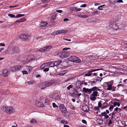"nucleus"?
Instances as JSON below:
<instances>
[{
	"label": "nucleus",
	"mask_w": 127,
	"mask_h": 127,
	"mask_svg": "<svg viewBox=\"0 0 127 127\" xmlns=\"http://www.w3.org/2000/svg\"><path fill=\"white\" fill-rule=\"evenodd\" d=\"M45 48V47L41 48L39 50V51L41 52H45L46 51Z\"/></svg>",
	"instance_id": "nucleus-34"
},
{
	"label": "nucleus",
	"mask_w": 127,
	"mask_h": 127,
	"mask_svg": "<svg viewBox=\"0 0 127 127\" xmlns=\"http://www.w3.org/2000/svg\"><path fill=\"white\" fill-rule=\"evenodd\" d=\"M82 84L80 81H77L76 83V87L77 89H79L81 87V85Z\"/></svg>",
	"instance_id": "nucleus-16"
},
{
	"label": "nucleus",
	"mask_w": 127,
	"mask_h": 127,
	"mask_svg": "<svg viewBox=\"0 0 127 127\" xmlns=\"http://www.w3.org/2000/svg\"><path fill=\"white\" fill-rule=\"evenodd\" d=\"M96 122L97 123L100 125H101L103 123V121L100 119H98L96 120Z\"/></svg>",
	"instance_id": "nucleus-24"
},
{
	"label": "nucleus",
	"mask_w": 127,
	"mask_h": 127,
	"mask_svg": "<svg viewBox=\"0 0 127 127\" xmlns=\"http://www.w3.org/2000/svg\"><path fill=\"white\" fill-rule=\"evenodd\" d=\"M107 114V113L105 112H102L101 113L100 116H105Z\"/></svg>",
	"instance_id": "nucleus-41"
},
{
	"label": "nucleus",
	"mask_w": 127,
	"mask_h": 127,
	"mask_svg": "<svg viewBox=\"0 0 127 127\" xmlns=\"http://www.w3.org/2000/svg\"><path fill=\"white\" fill-rule=\"evenodd\" d=\"M98 93L97 91L93 92L90 95V99L92 101H94L96 99Z\"/></svg>",
	"instance_id": "nucleus-6"
},
{
	"label": "nucleus",
	"mask_w": 127,
	"mask_h": 127,
	"mask_svg": "<svg viewBox=\"0 0 127 127\" xmlns=\"http://www.w3.org/2000/svg\"><path fill=\"white\" fill-rule=\"evenodd\" d=\"M11 103L14 104H15L16 103V101L14 100V99L12 100L11 101Z\"/></svg>",
	"instance_id": "nucleus-48"
},
{
	"label": "nucleus",
	"mask_w": 127,
	"mask_h": 127,
	"mask_svg": "<svg viewBox=\"0 0 127 127\" xmlns=\"http://www.w3.org/2000/svg\"><path fill=\"white\" fill-rule=\"evenodd\" d=\"M36 60V59L35 57L33 55H30L27 57L26 61V62L28 63Z\"/></svg>",
	"instance_id": "nucleus-8"
},
{
	"label": "nucleus",
	"mask_w": 127,
	"mask_h": 127,
	"mask_svg": "<svg viewBox=\"0 0 127 127\" xmlns=\"http://www.w3.org/2000/svg\"><path fill=\"white\" fill-rule=\"evenodd\" d=\"M62 61L61 60L55 61L54 62V64L55 66H56L60 64L61 62Z\"/></svg>",
	"instance_id": "nucleus-19"
},
{
	"label": "nucleus",
	"mask_w": 127,
	"mask_h": 127,
	"mask_svg": "<svg viewBox=\"0 0 127 127\" xmlns=\"http://www.w3.org/2000/svg\"><path fill=\"white\" fill-rule=\"evenodd\" d=\"M68 59L70 61L76 63H79L81 62V60L79 58L75 56H71L69 57Z\"/></svg>",
	"instance_id": "nucleus-3"
},
{
	"label": "nucleus",
	"mask_w": 127,
	"mask_h": 127,
	"mask_svg": "<svg viewBox=\"0 0 127 127\" xmlns=\"http://www.w3.org/2000/svg\"><path fill=\"white\" fill-rule=\"evenodd\" d=\"M83 90L84 92L86 93L88 92L90 94L92 92L91 90V89L86 88L85 87L83 88Z\"/></svg>",
	"instance_id": "nucleus-15"
},
{
	"label": "nucleus",
	"mask_w": 127,
	"mask_h": 127,
	"mask_svg": "<svg viewBox=\"0 0 127 127\" xmlns=\"http://www.w3.org/2000/svg\"><path fill=\"white\" fill-rule=\"evenodd\" d=\"M91 90L92 92V91H96V90L98 91L99 89L98 88H97V87L95 86L91 88Z\"/></svg>",
	"instance_id": "nucleus-26"
},
{
	"label": "nucleus",
	"mask_w": 127,
	"mask_h": 127,
	"mask_svg": "<svg viewBox=\"0 0 127 127\" xmlns=\"http://www.w3.org/2000/svg\"><path fill=\"white\" fill-rule=\"evenodd\" d=\"M105 6V5H103L102 6H99L98 7V8L100 10H102L103 9H100V7L102 8L103 6Z\"/></svg>",
	"instance_id": "nucleus-58"
},
{
	"label": "nucleus",
	"mask_w": 127,
	"mask_h": 127,
	"mask_svg": "<svg viewBox=\"0 0 127 127\" xmlns=\"http://www.w3.org/2000/svg\"><path fill=\"white\" fill-rule=\"evenodd\" d=\"M56 13H54L51 14V18L52 20L55 19L56 17Z\"/></svg>",
	"instance_id": "nucleus-21"
},
{
	"label": "nucleus",
	"mask_w": 127,
	"mask_h": 127,
	"mask_svg": "<svg viewBox=\"0 0 127 127\" xmlns=\"http://www.w3.org/2000/svg\"><path fill=\"white\" fill-rule=\"evenodd\" d=\"M37 122L36 120L32 118L30 122V123L32 124H34Z\"/></svg>",
	"instance_id": "nucleus-25"
},
{
	"label": "nucleus",
	"mask_w": 127,
	"mask_h": 127,
	"mask_svg": "<svg viewBox=\"0 0 127 127\" xmlns=\"http://www.w3.org/2000/svg\"><path fill=\"white\" fill-rule=\"evenodd\" d=\"M12 52L14 53H17L19 52V49L18 46H14L12 49Z\"/></svg>",
	"instance_id": "nucleus-11"
},
{
	"label": "nucleus",
	"mask_w": 127,
	"mask_h": 127,
	"mask_svg": "<svg viewBox=\"0 0 127 127\" xmlns=\"http://www.w3.org/2000/svg\"><path fill=\"white\" fill-rule=\"evenodd\" d=\"M46 51L49 50L51 48L52 46H48L45 47Z\"/></svg>",
	"instance_id": "nucleus-35"
},
{
	"label": "nucleus",
	"mask_w": 127,
	"mask_h": 127,
	"mask_svg": "<svg viewBox=\"0 0 127 127\" xmlns=\"http://www.w3.org/2000/svg\"><path fill=\"white\" fill-rule=\"evenodd\" d=\"M56 11L57 12L59 13H61L63 11L62 10H57Z\"/></svg>",
	"instance_id": "nucleus-59"
},
{
	"label": "nucleus",
	"mask_w": 127,
	"mask_h": 127,
	"mask_svg": "<svg viewBox=\"0 0 127 127\" xmlns=\"http://www.w3.org/2000/svg\"><path fill=\"white\" fill-rule=\"evenodd\" d=\"M125 84H127V79H126L123 81Z\"/></svg>",
	"instance_id": "nucleus-63"
},
{
	"label": "nucleus",
	"mask_w": 127,
	"mask_h": 127,
	"mask_svg": "<svg viewBox=\"0 0 127 127\" xmlns=\"http://www.w3.org/2000/svg\"><path fill=\"white\" fill-rule=\"evenodd\" d=\"M94 109L96 111H98L99 110V108L98 107H95Z\"/></svg>",
	"instance_id": "nucleus-51"
},
{
	"label": "nucleus",
	"mask_w": 127,
	"mask_h": 127,
	"mask_svg": "<svg viewBox=\"0 0 127 127\" xmlns=\"http://www.w3.org/2000/svg\"><path fill=\"white\" fill-rule=\"evenodd\" d=\"M55 99L56 101H58L60 99V97L59 95H58L55 97Z\"/></svg>",
	"instance_id": "nucleus-32"
},
{
	"label": "nucleus",
	"mask_w": 127,
	"mask_h": 127,
	"mask_svg": "<svg viewBox=\"0 0 127 127\" xmlns=\"http://www.w3.org/2000/svg\"><path fill=\"white\" fill-rule=\"evenodd\" d=\"M46 87H47L46 82H44L41 83L39 86L40 88L43 89Z\"/></svg>",
	"instance_id": "nucleus-17"
},
{
	"label": "nucleus",
	"mask_w": 127,
	"mask_h": 127,
	"mask_svg": "<svg viewBox=\"0 0 127 127\" xmlns=\"http://www.w3.org/2000/svg\"><path fill=\"white\" fill-rule=\"evenodd\" d=\"M114 106L113 105H112L110 106L109 107V109L111 111H112V109L113 108V106Z\"/></svg>",
	"instance_id": "nucleus-57"
},
{
	"label": "nucleus",
	"mask_w": 127,
	"mask_h": 127,
	"mask_svg": "<svg viewBox=\"0 0 127 127\" xmlns=\"http://www.w3.org/2000/svg\"><path fill=\"white\" fill-rule=\"evenodd\" d=\"M43 2L46 3L49 1L50 0H41Z\"/></svg>",
	"instance_id": "nucleus-55"
},
{
	"label": "nucleus",
	"mask_w": 127,
	"mask_h": 127,
	"mask_svg": "<svg viewBox=\"0 0 127 127\" xmlns=\"http://www.w3.org/2000/svg\"><path fill=\"white\" fill-rule=\"evenodd\" d=\"M49 62H47L44 63L41 65L40 66V68L42 69L44 68L45 67H47L49 66Z\"/></svg>",
	"instance_id": "nucleus-14"
},
{
	"label": "nucleus",
	"mask_w": 127,
	"mask_h": 127,
	"mask_svg": "<svg viewBox=\"0 0 127 127\" xmlns=\"http://www.w3.org/2000/svg\"><path fill=\"white\" fill-rule=\"evenodd\" d=\"M70 49V48L69 47H65L63 49V51L64 50H66L68 49Z\"/></svg>",
	"instance_id": "nucleus-50"
},
{
	"label": "nucleus",
	"mask_w": 127,
	"mask_h": 127,
	"mask_svg": "<svg viewBox=\"0 0 127 127\" xmlns=\"http://www.w3.org/2000/svg\"><path fill=\"white\" fill-rule=\"evenodd\" d=\"M49 70V68H47L44 69L43 71L44 72H47Z\"/></svg>",
	"instance_id": "nucleus-52"
},
{
	"label": "nucleus",
	"mask_w": 127,
	"mask_h": 127,
	"mask_svg": "<svg viewBox=\"0 0 127 127\" xmlns=\"http://www.w3.org/2000/svg\"><path fill=\"white\" fill-rule=\"evenodd\" d=\"M109 26L110 29L112 31L116 30L119 28L118 26L116 24L113 22H110L109 23Z\"/></svg>",
	"instance_id": "nucleus-4"
},
{
	"label": "nucleus",
	"mask_w": 127,
	"mask_h": 127,
	"mask_svg": "<svg viewBox=\"0 0 127 127\" xmlns=\"http://www.w3.org/2000/svg\"><path fill=\"white\" fill-rule=\"evenodd\" d=\"M117 2L119 3H123V1L122 0H118L117 1Z\"/></svg>",
	"instance_id": "nucleus-62"
},
{
	"label": "nucleus",
	"mask_w": 127,
	"mask_h": 127,
	"mask_svg": "<svg viewBox=\"0 0 127 127\" xmlns=\"http://www.w3.org/2000/svg\"><path fill=\"white\" fill-rule=\"evenodd\" d=\"M61 123L63 124H67L68 123L67 121L63 120L61 122Z\"/></svg>",
	"instance_id": "nucleus-40"
},
{
	"label": "nucleus",
	"mask_w": 127,
	"mask_h": 127,
	"mask_svg": "<svg viewBox=\"0 0 127 127\" xmlns=\"http://www.w3.org/2000/svg\"><path fill=\"white\" fill-rule=\"evenodd\" d=\"M86 6V4H83L80 5V7H85Z\"/></svg>",
	"instance_id": "nucleus-56"
},
{
	"label": "nucleus",
	"mask_w": 127,
	"mask_h": 127,
	"mask_svg": "<svg viewBox=\"0 0 127 127\" xmlns=\"http://www.w3.org/2000/svg\"><path fill=\"white\" fill-rule=\"evenodd\" d=\"M112 85L111 84H108L107 89L108 90H110L112 89Z\"/></svg>",
	"instance_id": "nucleus-33"
},
{
	"label": "nucleus",
	"mask_w": 127,
	"mask_h": 127,
	"mask_svg": "<svg viewBox=\"0 0 127 127\" xmlns=\"http://www.w3.org/2000/svg\"><path fill=\"white\" fill-rule=\"evenodd\" d=\"M22 72L23 73V75L28 74V72H27V71L26 70H23L22 71Z\"/></svg>",
	"instance_id": "nucleus-45"
},
{
	"label": "nucleus",
	"mask_w": 127,
	"mask_h": 127,
	"mask_svg": "<svg viewBox=\"0 0 127 127\" xmlns=\"http://www.w3.org/2000/svg\"><path fill=\"white\" fill-rule=\"evenodd\" d=\"M73 87V86L72 85H69L67 87V89L68 90H69L71 88H72Z\"/></svg>",
	"instance_id": "nucleus-49"
},
{
	"label": "nucleus",
	"mask_w": 127,
	"mask_h": 127,
	"mask_svg": "<svg viewBox=\"0 0 127 127\" xmlns=\"http://www.w3.org/2000/svg\"><path fill=\"white\" fill-rule=\"evenodd\" d=\"M19 5H17L13 6H9V7L10 8H13L17 7Z\"/></svg>",
	"instance_id": "nucleus-54"
},
{
	"label": "nucleus",
	"mask_w": 127,
	"mask_h": 127,
	"mask_svg": "<svg viewBox=\"0 0 127 127\" xmlns=\"http://www.w3.org/2000/svg\"><path fill=\"white\" fill-rule=\"evenodd\" d=\"M113 105L114 106H115L117 105L118 107H119L120 105V104L119 102H114L113 103Z\"/></svg>",
	"instance_id": "nucleus-31"
},
{
	"label": "nucleus",
	"mask_w": 127,
	"mask_h": 127,
	"mask_svg": "<svg viewBox=\"0 0 127 127\" xmlns=\"http://www.w3.org/2000/svg\"><path fill=\"white\" fill-rule=\"evenodd\" d=\"M58 56L61 58H64L67 57L70 55L69 52L64 51H60L57 54Z\"/></svg>",
	"instance_id": "nucleus-2"
},
{
	"label": "nucleus",
	"mask_w": 127,
	"mask_h": 127,
	"mask_svg": "<svg viewBox=\"0 0 127 127\" xmlns=\"http://www.w3.org/2000/svg\"><path fill=\"white\" fill-rule=\"evenodd\" d=\"M60 109V111L63 113H66L67 110L66 108L63 104L61 105L59 107Z\"/></svg>",
	"instance_id": "nucleus-10"
},
{
	"label": "nucleus",
	"mask_w": 127,
	"mask_h": 127,
	"mask_svg": "<svg viewBox=\"0 0 127 127\" xmlns=\"http://www.w3.org/2000/svg\"><path fill=\"white\" fill-rule=\"evenodd\" d=\"M50 103V100L48 99H46L45 100V105H48Z\"/></svg>",
	"instance_id": "nucleus-28"
},
{
	"label": "nucleus",
	"mask_w": 127,
	"mask_h": 127,
	"mask_svg": "<svg viewBox=\"0 0 127 127\" xmlns=\"http://www.w3.org/2000/svg\"><path fill=\"white\" fill-rule=\"evenodd\" d=\"M19 37L23 40H29L30 39L31 36L29 34H21Z\"/></svg>",
	"instance_id": "nucleus-5"
},
{
	"label": "nucleus",
	"mask_w": 127,
	"mask_h": 127,
	"mask_svg": "<svg viewBox=\"0 0 127 127\" xmlns=\"http://www.w3.org/2000/svg\"><path fill=\"white\" fill-rule=\"evenodd\" d=\"M82 110L86 112H88L89 111V108L87 106H84L82 107Z\"/></svg>",
	"instance_id": "nucleus-18"
},
{
	"label": "nucleus",
	"mask_w": 127,
	"mask_h": 127,
	"mask_svg": "<svg viewBox=\"0 0 127 127\" xmlns=\"http://www.w3.org/2000/svg\"><path fill=\"white\" fill-rule=\"evenodd\" d=\"M76 8L74 7H72L70 8V10H71L73 11L76 10Z\"/></svg>",
	"instance_id": "nucleus-47"
},
{
	"label": "nucleus",
	"mask_w": 127,
	"mask_h": 127,
	"mask_svg": "<svg viewBox=\"0 0 127 127\" xmlns=\"http://www.w3.org/2000/svg\"><path fill=\"white\" fill-rule=\"evenodd\" d=\"M101 101H100L98 103V107L101 108L102 107V103H101Z\"/></svg>",
	"instance_id": "nucleus-44"
},
{
	"label": "nucleus",
	"mask_w": 127,
	"mask_h": 127,
	"mask_svg": "<svg viewBox=\"0 0 127 127\" xmlns=\"http://www.w3.org/2000/svg\"><path fill=\"white\" fill-rule=\"evenodd\" d=\"M16 71H19L21 69L22 67V66L21 65L15 66Z\"/></svg>",
	"instance_id": "nucleus-22"
},
{
	"label": "nucleus",
	"mask_w": 127,
	"mask_h": 127,
	"mask_svg": "<svg viewBox=\"0 0 127 127\" xmlns=\"http://www.w3.org/2000/svg\"><path fill=\"white\" fill-rule=\"evenodd\" d=\"M1 109L2 111L8 114H13L15 112L14 109L11 106L4 105L1 107Z\"/></svg>",
	"instance_id": "nucleus-1"
},
{
	"label": "nucleus",
	"mask_w": 127,
	"mask_h": 127,
	"mask_svg": "<svg viewBox=\"0 0 127 127\" xmlns=\"http://www.w3.org/2000/svg\"><path fill=\"white\" fill-rule=\"evenodd\" d=\"M82 122L84 124H86L87 123L86 121L85 120H82Z\"/></svg>",
	"instance_id": "nucleus-60"
},
{
	"label": "nucleus",
	"mask_w": 127,
	"mask_h": 127,
	"mask_svg": "<svg viewBox=\"0 0 127 127\" xmlns=\"http://www.w3.org/2000/svg\"><path fill=\"white\" fill-rule=\"evenodd\" d=\"M7 52L8 53H12V51L11 50V48L10 47H8L7 49Z\"/></svg>",
	"instance_id": "nucleus-30"
},
{
	"label": "nucleus",
	"mask_w": 127,
	"mask_h": 127,
	"mask_svg": "<svg viewBox=\"0 0 127 127\" xmlns=\"http://www.w3.org/2000/svg\"><path fill=\"white\" fill-rule=\"evenodd\" d=\"M49 63V65L50 67H53L55 66L54 64V62H48Z\"/></svg>",
	"instance_id": "nucleus-27"
},
{
	"label": "nucleus",
	"mask_w": 127,
	"mask_h": 127,
	"mask_svg": "<svg viewBox=\"0 0 127 127\" xmlns=\"http://www.w3.org/2000/svg\"><path fill=\"white\" fill-rule=\"evenodd\" d=\"M68 31L65 30L56 31L54 32L53 34L55 35L58 34H65Z\"/></svg>",
	"instance_id": "nucleus-7"
},
{
	"label": "nucleus",
	"mask_w": 127,
	"mask_h": 127,
	"mask_svg": "<svg viewBox=\"0 0 127 127\" xmlns=\"http://www.w3.org/2000/svg\"><path fill=\"white\" fill-rule=\"evenodd\" d=\"M24 14H18L17 15H16V18H17L20 17H22V16H24Z\"/></svg>",
	"instance_id": "nucleus-37"
},
{
	"label": "nucleus",
	"mask_w": 127,
	"mask_h": 127,
	"mask_svg": "<svg viewBox=\"0 0 127 127\" xmlns=\"http://www.w3.org/2000/svg\"><path fill=\"white\" fill-rule=\"evenodd\" d=\"M26 67L27 68V69L28 70L30 71H31L32 69V67L29 66H27Z\"/></svg>",
	"instance_id": "nucleus-36"
},
{
	"label": "nucleus",
	"mask_w": 127,
	"mask_h": 127,
	"mask_svg": "<svg viewBox=\"0 0 127 127\" xmlns=\"http://www.w3.org/2000/svg\"><path fill=\"white\" fill-rule=\"evenodd\" d=\"M101 70L100 69H92L89 71L88 72L85 74L86 76H89L92 75V72Z\"/></svg>",
	"instance_id": "nucleus-12"
},
{
	"label": "nucleus",
	"mask_w": 127,
	"mask_h": 127,
	"mask_svg": "<svg viewBox=\"0 0 127 127\" xmlns=\"http://www.w3.org/2000/svg\"><path fill=\"white\" fill-rule=\"evenodd\" d=\"M8 16L11 18H16L15 15H14L13 14H8Z\"/></svg>",
	"instance_id": "nucleus-39"
},
{
	"label": "nucleus",
	"mask_w": 127,
	"mask_h": 127,
	"mask_svg": "<svg viewBox=\"0 0 127 127\" xmlns=\"http://www.w3.org/2000/svg\"><path fill=\"white\" fill-rule=\"evenodd\" d=\"M35 83V82L34 80H31L30 81H29L28 82V83L29 84H32Z\"/></svg>",
	"instance_id": "nucleus-43"
},
{
	"label": "nucleus",
	"mask_w": 127,
	"mask_h": 127,
	"mask_svg": "<svg viewBox=\"0 0 127 127\" xmlns=\"http://www.w3.org/2000/svg\"><path fill=\"white\" fill-rule=\"evenodd\" d=\"M67 71L66 70H65L64 71H62L60 74V75H63L64 74L66 73Z\"/></svg>",
	"instance_id": "nucleus-38"
},
{
	"label": "nucleus",
	"mask_w": 127,
	"mask_h": 127,
	"mask_svg": "<svg viewBox=\"0 0 127 127\" xmlns=\"http://www.w3.org/2000/svg\"><path fill=\"white\" fill-rule=\"evenodd\" d=\"M0 45L1 46H3V47L5 46V44L4 43H0Z\"/></svg>",
	"instance_id": "nucleus-61"
},
{
	"label": "nucleus",
	"mask_w": 127,
	"mask_h": 127,
	"mask_svg": "<svg viewBox=\"0 0 127 127\" xmlns=\"http://www.w3.org/2000/svg\"><path fill=\"white\" fill-rule=\"evenodd\" d=\"M47 25V23L44 21H42L40 24V26L42 27H45Z\"/></svg>",
	"instance_id": "nucleus-20"
},
{
	"label": "nucleus",
	"mask_w": 127,
	"mask_h": 127,
	"mask_svg": "<svg viewBox=\"0 0 127 127\" xmlns=\"http://www.w3.org/2000/svg\"><path fill=\"white\" fill-rule=\"evenodd\" d=\"M24 21H22V20H17V21H15L14 22V24H16V23H17V22H18V23H20V22H23Z\"/></svg>",
	"instance_id": "nucleus-53"
},
{
	"label": "nucleus",
	"mask_w": 127,
	"mask_h": 127,
	"mask_svg": "<svg viewBox=\"0 0 127 127\" xmlns=\"http://www.w3.org/2000/svg\"><path fill=\"white\" fill-rule=\"evenodd\" d=\"M3 75L4 77H7L10 74L9 70L6 69H4L2 71Z\"/></svg>",
	"instance_id": "nucleus-13"
},
{
	"label": "nucleus",
	"mask_w": 127,
	"mask_h": 127,
	"mask_svg": "<svg viewBox=\"0 0 127 127\" xmlns=\"http://www.w3.org/2000/svg\"><path fill=\"white\" fill-rule=\"evenodd\" d=\"M47 87L52 85L55 82V80H52L45 82Z\"/></svg>",
	"instance_id": "nucleus-9"
},
{
	"label": "nucleus",
	"mask_w": 127,
	"mask_h": 127,
	"mask_svg": "<svg viewBox=\"0 0 127 127\" xmlns=\"http://www.w3.org/2000/svg\"><path fill=\"white\" fill-rule=\"evenodd\" d=\"M123 69L126 71H127V66H125L124 67Z\"/></svg>",
	"instance_id": "nucleus-64"
},
{
	"label": "nucleus",
	"mask_w": 127,
	"mask_h": 127,
	"mask_svg": "<svg viewBox=\"0 0 127 127\" xmlns=\"http://www.w3.org/2000/svg\"><path fill=\"white\" fill-rule=\"evenodd\" d=\"M102 78L98 77H97V78H96V80L97 81H101V80H102Z\"/></svg>",
	"instance_id": "nucleus-42"
},
{
	"label": "nucleus",
	"mask_w": 127,
	"mask_h": 127,
	"mask_svg": "<svg viewBox=\"0 0 127 127\" xmlns=\"http://www.w3.org/2000/svg\"><path fill=\"white\" fill-rule=\"evenodd\" d=\"M42 103L38 101H36L35 102L36 105L38 107H42Z\"/></svg>",
	"instance_id": "nucleus-23"
},
{
	"label": "nucleus",
	"mask_w": 127,
	"mask_h": 127,
	"mask_svg": "<svg viewBox=\"0 0 127 127\" xmlns=\"http://www.w3.org/2000/svg\"><path fill=\"white\" fill-rule=\"evenodd\" d=\"M15 66H14L13 67H11L10 69V70L11 71H16Z\"/></svg>",
	"instance_id": "nucleus-29"
},
{
	"label": "nucleus",
	"mask_w": 127,
	"mask_h": 127,
	"mask_svg": "<svg viewBox=\"0 0 127 127\" xmlns=\"http://www.w3.org/2000/svg\"><path fill=\"white\" fill-rule=\"evenodd\" d=\"M52 105L53 107L54 108L58 107V106L55 103H52Z\"/></svg>",
	"instance_id": "nucleus-46"
}]
</instances>
